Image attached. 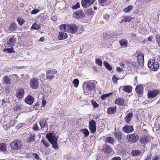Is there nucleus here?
I'll return each instance as SVG.
<instances>
[{"instance_id":"f257e3e1","label":"nucleus","mask_w":160,"mask_h":160,"mask_svg":"<svg viewBox=\"0 0 160 160\" xmlns=\"http://www.w3.org/2000/svg\"><path fill=\"white\" fill-rule=\"evenodd\" d=\"M96 82L95 81H88L83 84V92L86 95H90L96 88Z\"/></svg>"},{"instance_id":"f03ea898","label":"nucleus","mask_w":160,"mask_h":160,"mask_svg":"<svg viewBox=\"0 0 160 160\" xmlns=\"http://www.w3.org/2000/svg\"><path fill=\"white\" fill-rule=\"evenodd\" d=\"M46 137L52 145V147L56 149L58 148V146L57 143L58 138L56 136L55 134L52 132L48 133L46 135Z\"/></svg>"},{"instance_id":"7ed1b4c3","label":"nucleus","mask_w":160,"mask_h":160,"mask_svg":"<svg viewBox=\"0 0 160 160\" xmlns=\"http://www.w3.org/2000/svg\"><path fill=\"white\" fill-rule=\"evenodd\" d=\"M148 65V67L153 71H157L159 67V63L156 61L154 58L149 60Z\"/></svg>"},{"instance_id":"20e7f679","label":"nucleus","mask_w":160,"mask_h":160,"mask_svg":"<svg viewBox=\"0 0 160 160\" xmlns=\"http://www.w3.org/2000/svg\"><path fill=\"white\" fill-rule=\"evenodd\" d=\"M10 146L12 149L14 150H18L22 148V143L21 141L17 140L10 143Z\"/></svg>"},{"instance_id":"39448f33","label":"nucleus","mask_w":160,"mask_h":160,"mask_svg":"<svg viewBox=\"0 0 160 160\" xmlns=\"http://www.w3.org/2000/svg\"><path fill=\"white\" fill-rule=\"evenodd\" d=\"M30 86L31 88L35 89H37L39 85V79L36 78H31L30 80Z\"/></svg>"},{"instance_id":"423d86ee","label":"nucleus","mask_w":160,"mask_h":160,"mask_svg":"<svg viewBox=\"0 0 160 160\" xmlns=\"http://www.w3.org/2000/svg\"><path fill=\"white\" fill-rule=\"evenodd\" d=\"M127 140L129 142L135 143L138 141L139 137L136 133H131L126 136Z\"/></svg>"},{"instance_id":"0eeeda50","label":"nucleus","mask_w":160,"mask_h":160,"mask_svg":"<svg viewBox=\"0 0 160 160\" xmlns=\"http://www.w3.org/2000/svg\"><path fill=\"white\" fill-rule=\"evenodd\" d=\"M78 27L75 24L67 25V32L72 34H74L77 31Z\"/></svg>"},{"instance_id":"6e6552de","label":"nucleus","mask_w":160,"mask_h":160,"mask_svg":"<svg viewBox=\"0 0 160 160\" xmlns=\"http://www.w3.org/2000/svg\"><path fill=\"white\" fill-rule=\"evenodd\" d=\"M160 93V91L158 89H154L149 91L147 96L149 98H152L157 96Z\"/></svg>"},{"instance_id":"1a4fd4ad","label":"nucleus","mask_w":160,"mask_h":160,"mask_svg":"<svg viewBox=\"0 0 160 160\" xmlns=\"http://www.w3.org/2000/svg\"><path fill=\"white\" fill-rule=\"evenodd\" d=\"M89 128L92 133H94L96 130L97 126L96 122L93 120H90L89 122Z\"/></svg>"},{"instance_id":"9d476101","label":"nucleus","mask_w":160,"mask_h":160,"mask_svg":"<svg viewBox=\"0 0 160 160\" xmlns=\"http://www.w3.org/2000/svg\"><path fill=\"white\" fill-rule=\"evenodd\" d=\"M25 94V91L23 88H18L16 91L15 96L17 98L20 99L23 98Z\"/></svg>"},{"instance_id":"9b49d317","label":"nucleus","mask_w":160,"mask_h":160,"mask_svg":"<svg viewBox=\"0 0 160 160\" xmlns=\"http://www.w3.org/2000/svg\"><path fill=\"white\" fill-rule=\"evenodd\" d=\"M14 37V35L12 36V37L7 40L6 45L8 47H13L15 46L16 39Z\"/></svg>"},{"instance_id":"f8f14e48","label":"nucleus","mask_w":160,"mask_h":160,"mask_svg":"<svg viewBox=\"0 0 160 160\" xmlns=\"http://www.w3.org/2000/svg\"><path fill=\"white\" fill-rule=\"evenodd\" d=\"M95 0H82L81 4L82 6L84 8H87L92 5Z\"/></svg>"},{"instance_id":"ddd939ff","label":"nucleus","mask_w":160,"mask_h":160,"mask_svg":"<svg viewBox=\"0 0 160 160\" xmlns=\"http://www.w3.org/2000/svg\"><path fill=\"white\" fill-rule=\"evenodd\" d=\"M122 129L124 132L128 133H131L134 130L133 127L132 126L128 124L125 125L123 127Z\"/></svg>"},{"instance_id":"4468645a","label":"nucleus","mask_w":160,"mask_h":160,"mask_svg":"<svg viewBox=\"0 0 160 160\" xmlns=\"http://www.w3.org/2000/svg\"><path fill=\"white\" fill-rule=\"evenodd\" d=\"M74 16L76 19H80L83 18L85 17V15L82 10H79L74 12Z\"/></svg>"},{"instance_id":"2eb2a0df","label":"nucleus","mask_w":160,"mask_h":160,"mask_svg":"<svg viewBox=\"0 0 160 160\" xmlns=\"http://www.w3.org/2000/svg\"><path fill=\"white\" fill-rule=\"evenodd\" d=\"M57 72V71L55 69L49 70L46 72L47 78L51 80L54 77L53 74H56Z\"/></svg>"},{"instance_id":"dca6fc26","label":"nucleus","mask_w":160,"mask_h":160,"mask_svg":"<svg viewBox=\"0 0 160 160\" xmlns=\"http://www.w3.org/2000/svg\"><path fill=\"white\" fill-rule=\"evenodd\" d=\"M152 138L148 135H144L140 139L141 142L143 144L148 143L150 142Z\"/></svg>"},{"instance_id":"f3484780","label":"nucleus","mask_w":160,"mask_h":160,"mask_svg":"<svg viewBox=\"0 0 160 160\" xmlns=\"http://www.w3.org/2000/svg\"><path fill=\"white\" fill-rule=\"evenodd\" d=\"M125 100L121 98H116L114 101V104L119 106H123L125 104Z\"/></svg>"},{"instance_id":"a211bd4d","label":"nucleus","mask_w":160,"mask_h":160,"mask_svg":"<svg viewBox=\"0 0 160 160\" xmlns=\"http://www.w3.org/2000/svg\"><path fill=\"white\" fill-rule=\"evenodd\" d=\"M115 34L114 32H104L103 34V37L106 39H108L110 38H113L115 36Z\"/></svg>"},{"instance_id":"6ab92c4d","label":"nucleus","mask_w":160,"mask_h":160,"mask_svg":"<svg viewBox=\"0 0 160 160\" xmlns=\"http://www.w3.org/2000/svg\"><path fill=\"white\" fill-rule=\"evenodd\" d=\"M102 150L104 152L108 154L110 153L112 149L109 145L106 144L103 146Z\"/></svg>"},{"instance_id":"aec40b11","label":"nucleus","mask_w":160,"mask_h":160,"mask_svg":"<svg viewBox=\"0 0 160 160\" xmlns=\"http://www.w3.org/2000/svg\"><path fill=\"white\" fill-rule=\"evenodd\" d=\"M133 115V114L132 112H129L126 115L124 118V121L127 124L130 123L132 119Z\"/></svg>"},{"instance_id":"412c9836","label":"nucleus","mask_w":160,"mask_h":160,"mask_svg":"<svg viewBox=\"0 0 160 160\" xmlns=\"http://www.w3.org/2000/svg\"><path fill=\"white\" fill-rule=\"evenodd\" d=\"M34 100L33 97L29 95L25 98V102L29 105H31L33 102Z\"/></svg>"},{"instance_id":"4be33fe9","label":"nucleus","mask_w":160,"mask_h":160,"mask_svg":"<svg viewBox=\"0 0 160 160\" xmlns=\"http://www.w3.org/2000/svg\"><path fill=\"white\" fill-rule=\"evenodd\" d=\"M116 110L117 107L115 106L109 107L108 108L107 112L109 114H112L116 112Z\"/></svg>"},{"instance_id":"5701e85b","label":"nucleus","mask_w":160,"mask_h":160,"mask_svg":"<svg viewBox=\"0 0 160 160\" xmlns=\"http://www.w3.org/2000/svg\"><path fill=\"white\" fill-rule=\"evenodd\" d=\"M68 34L63 32H60L58 34V38L59 40L65 39L68 38Z\"/></svg>"},{"instance_id":"b1692460","label":"nucleus","mask_w":160,"mask_h":160,"mask_svg":"<svg viewBox=\"0 0 160 160\" xmlns=\"http://www.w3.org/2000/svg\"><path fill=\"white\" fill-rule=\"evenodd\" d=\"M137 60L139 64L141 65L144 62V56L142 53H140L138 56Z\"/></svg>"},{"instance_id":"393cba45","label":"nucleus","mask_w":160,"mask_h":160,"mask_svg":"<svg viewBox=\"0 0 160 160\" xmlns=\"http://www.w3.org/2000/svg\"><path fill=\"white\" fill-rule=\"evenodd\" d=\"M143 88L141 85H138L135 88V91L137 94L141 95L143 92Z\"/></svg>"},{"instance_id":"a878e982","label":"nucleus","mask_w":160,"mask_h":160,"mask_svg":"<svg viewBox=\"0 0 160 160\" xmlns=\"http://www.w3.org/2000/svg\"><path fill=\"white\" fill-rule=\"evenodd\" d=\"M114 136L118 141H121L122 138V135L121 132L119 131H115L114 133Z\"/></svg>"},{"instance_id":"bb28decb","label":"nucleus","mask_w":160,"mask_h":160,"mask_svg":"<svg viewBox=\"0 0 160 160\" xmlns=\"http://www.w3.org/2000/svg\"><path fill=\"white\" fill-rule=\"evenodd\" d=\"M39 124L42 128L48 127L46 120L44 118H41L39 122Z\"/></svg>"},{"instance_id":"cd10ccee","label":"nucleus","mask_w":160,"mask_h":160,"mask_svg":"<svg viewBox=\"0 0 160 160\" xmlns=\"http://www.w3.org/2000/svg\"><path fill=\"white\" fill-rule=\"evenodd\" d=\"M123 19L122 20L121 22H128L131 21V20L132 19V18L130 16H123L122 17Z\"/></svg>"},{"instance_id":"c85d7f7f","label":"nucleus","mask_w":160,"mask_h":160,"mask_svg":"<svg viewBox=\"0 0 160 160\" xmlns=\"http://www.w3.org/2000/svg\"><path fill=\"white\" fill-rule=\"evenodd\" d=\"M11 79L8 77V76H5L2 79V81L3 82V83H5L8 85H9L11 83Z\"/></svg>"},{"instance_id":"c756f323","label":"nucleus","mask_w":160,"mask_h":160,"mask_svg":"<svg viewBox=\"0 0 160 160\" xmlns=\"http://www.w3.org/2000/svg\"><path fill=\"white\" fill-rule=\"evenodd\" d=\"M10 48H4L3 49V51L6 52H8L9 53H14L15 51L13 49V47H10Z\"/></svg>"},{"instance_id":"7c9ffc66","label":"nucleus","mask_w":160,"mask_h":160,"mask_svg":"<svg viewBox=\"0 0 160 160\" xmlns=\"http://www.w3.org/2000/svg\"><path fill=\"white\" fill-rule=\"evenodd\" d=\"M124 91L128 93H130L132 90V87L130 85L125 86L123 88Z\"/></svg>"},{"instance_id":"2f4dec72","label":"nucleus","mask_w":160,"mask_h":160,"mask_svg":"<svg viewBox=\"0 0 160 160\" xmlns=\"http://www.w3.org/2000/svg\"><path fill=\"white\" fill-rule=\"evenodd\" d=\"M115 141L114 138L112 137H108L106 138L105 142L112 144H113Z\"/></svg>"},{"instance_id":"473e14b6","label":"nucleus","mask_w":160,"mask_h":160,"mask_svg":"<svg viewBox=\"0 0 160 160\" xmlns=\"http://www.w3.org/2000/svg\"><path fill=\"white\" fill-rule=\"evenodd\" d=\"M15 120H10L8 123L6 124V126L7 128H9L11 127H13L15 126Z\"/></svg>"},{"instance_id":"72a5a7b5","label":"nucleus","mask_w":160,"mask_h":160,"mask_svg":"<svg viewBox=\"0 0 160 160\" xmlns=\"http://www.w3.org/2000/svg\"><path fill=\"white\" fill-rule=\"evenodd\" d=\"M119 43L121 46H123L125 47H126L128 46V41L124 39H122L119 41Z\"/></svg>"},{"instance_id":"f704fd0d","label":"nucleus","mask_w":160,"mask_h":160,"mask_svg":"<svg viewBox=\"0 0 160 160\" xmlns=\"http://www.w3.org/2000/svg\"><path fill=\"white\" fill-rule=\"evenodd\" d=\"M0 150L3 152H5L7 150V145L6 143H0Z\"/></svg>"},{"instance_id":"c9c22d12","label":"nucleus","mask_w":160,"mask_h":160,"mask_svg":"<svg viewBox=\"0 0 160 160\" xmlns=\"http://www.w3.org/2000/svg\"><path fill=\"white\" fill-rule=\"evenodd\" d=\"M17 26L14 23H12L9 27V29L13 31H16L17 28Z\"/></svg>"},{"instance_id":"e433bc0d","label":"nucleus","mask_w":160,"mask_h":160,"mask_svg":"<svg viewBox=\"0 0 160 160\" xmlns=\"http://www.w3.org/2000/svg\"><path fill=\"white\" fill-rule=\"evenodd\" d=\"M80 131L83 133L85 137H87L89 134V131L86 128L81 129Z\"/></svg>"},{"instance_id":"4c0bfd02","label":"nucleus","mask_w":160,"mask_h":160,"mask_svg":"<svg viewBox=\"0 0 160 160\" xmlns=\"http://www.w3.org/2000/svg\"><path fill=\"white\" fill-rule=\"evenodd\" d=\"M133 8V6L131 5L128 6L127 8L123 9V11L125 13H128Z\"/></svg>"},{"instance_id":"58836bf2","label":"nucleus","mask_w":160,"mask_h":160,"mask_svg":"<svg viewBox=\"0 0 160 160\" xmlns=\"http://www.w3.org/2000/svg\"><path fill=\"white\" fill-rule=\"evenodd\" d=\"M35 135L33 134H30V137L27 139V141L28 142H31L35 140Z\"/></svg>"},{"instance_id":"ea45409f","label":"nucleus","mask_w":160,"mask_h":160,"mask_svg":"<svg viewBox=\"0 0 160 160\" xmlns=\"http://www.w3.org/2000/svg\"><path fill=\"white\" fill-rule=\"evenodd\" d=\"M103 65L108 70L111 71L112 69V67L107 62L104 61L103 63Z\"/></svg>"},{"instance_id":"a19ab883","label":"nucleus","mask_w":160,"mask_h":160,"mask_svg":"<svg viewBox=\"0 0 160 160\" xmlns=\"http://www.w3.org/2000/svg\"><path fill=\"white\" fill-rule=\"evenodd\" d=\"M59 28L62 31H63L64 32H65V30L66 29L67 32V25L66 24H63L61 25L59 27Z\"/></svg>"},{"instance_id":"79ce46f5","label":"nucleus","mask_w":160,"mask_h":160,"mask_svg":"<svg viewBox=\"0 0 160 160\" xmlns=\"http://www.w3.org/2000/svg\"><path fill=\"white\" fill-rule=\"evenodd\" d=\"M17 22H18V24L21 26H22L25 22L24 20L20 18H18Z\"/></svg>"},{"instance_id":"37998d69","label":"nucleus","mask_w":160,"mask_h":160,"mask_svg":"<svg viewBox=\"0 0 160 160\" xmlns=\"http://www.w3.org/2000/svg\"><path fill=\"white\" fill-rule=\"evenodd\" d=\"M91 103L92 104L94 108H96L99 106V104L97 103L96 101L94 100H92L91 101Z\"/></svg>"},{"instance_id":"c03bdc74","label":"nucleus","mask_w":160,"mask_h":160,"mask_svg":"<svg viewBox=\"0 0 160 160\" xmlns=\"http://www.w3.org/2000/svg\"><path fill=\"white\" fill-rule=\"evenodd\" d=\"M140 152L139 150H135L132 151L131 153L132 156H137L139 154Z\"/></svg>"},{"instance_id":"a18cd8bd","label":"nucleus","mask_w":160,"mask_h":160,"mask_svg":"<svg viewBox=\"0 0 160 160\" xmlns=\"http://www.w3.org/2000/svg\"><path fill=\"white\" fill-rule=\"evenodd\" d=\"M74 86L75 88H77L79 84V81L78 79H75L73 81Z\"/></svg>"},{"instance_id":"49530a36","label":"nucleus","mask_w":160,"mask_h":160,"mask_svg":"<svg viewBox=\"0 0 160 160\" xmlns=\"http://www.w3.org/2000/svg\"><path fill=\"white\" fill-rule=\"evenodd\" d=\"M86 13L88 15L91 16L93 15L94 12L92 9H88L86 10Z\"/></svg>"},{"instance_id":"de8ad7c7","label":"nucleus","mask_w":160,"mask_h":160,"mask_svg":"<svg viewBox=\"0 0 160 160\" xmlns=\"http://www.w3.org/2000/svg\"><path fill=\"white\" fill-rule=\"evenodd\" d=\"M95 62L99 66H102V62L101 59L99 58H97L95 59Z\"/></svg>"},{"instance_id":"09e8293b","label":"nucleus","mask_w":160,"mask_h":160,"mask_svg":"<svg viewBox=\"0 0 160 160\" xmlns=\"http://www.w3.org/2000/svg\"><path fill=\"white\" fill-rule=\"evenodd\" d=\"M40 28V26L36 23L33 24L32 27V28L34 29L38 30Z\"/></svg>"},{"instance_id":"8fccbe9b","label":"nucleus","mask_w":160,"mask_h":160,"mask_svg":"<svg viewBox=\"0 0 160 160\" xmlns=\"http://www.w3.org/2000/svg\"><path fill=\"white\" fill-rule=\"evenodd\" d=\"M112 94V93L103 94L101 96V98L103 100H105L107 97H109L110 95Z\"/></svg>"},{"instance_id":"3c124183","label":"nucleus","mask_w":160,"mask_h":160,"mask_svg":"<svg viewBox=\"0 0 160 160\" xmlns=\"http://www.w3.org/2000/svg\"><path fill=\"white\" fill-rule=\"evenodd\" d=\"M130 67L132 69H135L137 68L136 66V62H132L130 64Z\"/></svg>"},{"instance_id":"603ef678","label":"nucleus","mask_w":160,"mask_h":160,"mask_svg":"<svg viewBox=\"0 0 160 160\" xmlns=\"http://www.w3.org/2000/svg\"><path fill=\"white\" fill-rule=\"evenodd\" d=\"M80 7V3L79 2H77L75 5L73 6L72 8L73 9H76Z\"/></svg>"},{"instance_id":"864d4df0","label":"nucleus","mask_w":160,"mask_h":160,"mask_svg":"<svg viewBox=\"0 0 160 160\" xmlns=\"http://www.w3.org/2000/svg\"><path fill=\"white\" fill-rule=\"evenodd\" d=\"M42 142L43 144L45 146L47 147H48L49 145V144L48 143V142L47 141L45 140L44 139H42Z\"/></svg>"},{"instance_id":"5fc2aeb1","label":"nucleus","mask_w":160,"mask_h":160,"mask_svg":"<svg viewBox=\"0 0 160 160\" xmlns=\"http://www.w3.org/2000/svg\"><path fill=\"white\" fill-rule=\"evenodd\" d=\"M156 41L160 45V35L157 34L156 36Z\"/></svg>"},{"instance_id":"6e6d98bb","label":"nucleus","mask_w":160,"mask_h":160,"mask_svg":"<svg viewBox=\"0 0 160 160\" xmlns=\"http://www.w3.org/2000/svg\"><path fill=\"white\" fill-rule=\"evenodd\" d=\"M39 11L40 10L38 9H33L31 12V13L32 14H36L37 13L39 12Z\"/></svg>"},{"instance_id":"4d7b16f0","label":"nucleus","mask_w":160,"mask_h":160,"mask_svg":"<svg viewBox=\"0 0 160 160\" xmlns=\"http://www.w3.org/2000/svg\"><path fill=\"white\" fill-rule=\"evenodd\" d=\"M118 79L115 75L113 76L112 80L113 82L115 83H116L117 82V80Z\"/></svg>"},{"instance_id":"13d9d810","label":"nucleus","mask_w":160,"mask_h":160,"mask_svg":"<svg viewBox=\"0 0 160 160\" xmlns=\"http://www.w3.org/2000/svg\"><path fill=\"white\" fill-rule=\"evenodd\" d=\"M122 30H117L116 32V35L117 36H118L121 35L122 33Z\"/></svg>"},{"instance_id":"bf43d9fd","label":"nucleus","mask_w":160,"mask_h":160,"mask_svg":"<svg viewBox=\"0 0 160 160\" xmlns=\"http://www.w3.org/2000/svg\"><path fill=\"white\" fill-rule=\"evenodd\" d=\"M33 129L35 131H38V128L37 124L36 123L34 124L33 126Z\"/></svg>"},{"instance_id":"052dcab7","label":"nucleus","mask_w":160,"mask_h":160,"mask_svg":"<svg viewBox=\"0 0 160 160\" xmlns=\"http://www.w3.org/2000/svg\"><path fill=\"white\" fill-rule=\"evenodd\" d=\"M160 157L159 156L157 155L155 156L154 157H153L152 160H160Z\"/></svg>"},{"instance_id":"680f3d73","label":"nucleus","mask_w":160,"mask_h":160,"mask_svg":"<svg viewBox=\"0 0 160 160\" xmlns=\"http://www.w3.org/2000/svg\"><path fill=\"white\" fill-rule=\"evenodd\" d=\"M152 157V154L150 153L146 157L145 160H151Z\"/></svg>"},{"instance_id":"e2e57ef3","label":"nucleus","mask_w":160,"mask_h":160,"mask_svg":"<svg viewBox=\"0 0 160 160\" xmlns=\"http://www.w3.org/2000/svg\"><path fill=\"white\" fill-rule=\"evenodd\" d=\"M109 16L108 14H105L103 16V18L107 20L109 19Z\"/></svg>"},{"instance_id":"0e129e2a","label":"nucleus","mask_w":160,"mask_h":160,"mask_svg":"<svg viewBox=\"0 0 160 160\" xmlns=\"http://www.w3.org/2000/svg\"><path fill=\"white\" fill-rule=\"evenodd\" d=\"M32 155L37 159H39V156L38 154L37 153H33L32 154Z\"/></svg>"},{"instance_id":"69168bd1","label":"nucleus","mask_w":160,"mask_h":160,"mask_svg":"<svg viewBox=\"0 0 160 160\" xmlns=\"http://www.w3.org/2000/svg\"><path fill=\"white\" fill-rule=\"evenodd\" d=\"M51 19L53 21H55L57 20V18L55 16H52L51 17Z\"/></svg>"},{"instance_id":"338daca9","label":"nucleus","mask_w":160,"mask_h":160,"mask_svg":"<svg viewBox=\"0 0 160 160\" xmlns=\"http://www.w3.org/2000/svg\"><path fill=\"white\" fill-rule=\"evenodd\" d=\"M111 160H121V158L119 157H115L112 158Z\"/></svg>"},{"instance_id":"774afa93","label":"nucleus","mask_w":160,"mask_h":160,"mask_svg":"<svg viewBox=\"0 0 160 160\" xmlns=\"http://www.w3.org/2000/svg\"><path fill=\"white\" fill-rule=\"evenodd\" d=\"M21 109L20 107L19 106H16L15 108V110L16 111L20 110Z\"/></svg>"}]
</instances>
